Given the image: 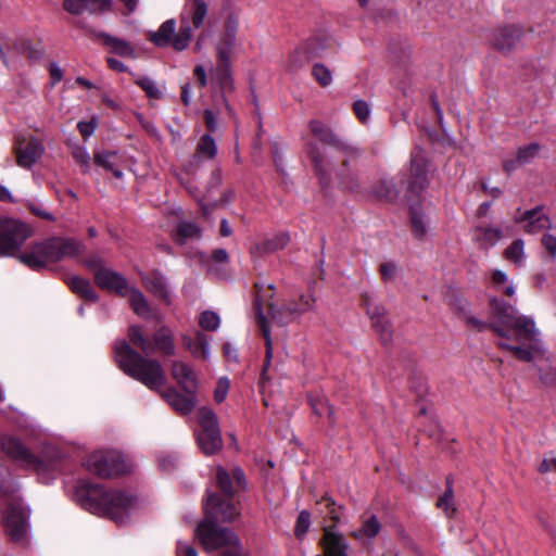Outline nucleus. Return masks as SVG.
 Masks as SVG:
<instances>
[{"instance_id": "nucleus-1", "label": "nucleus", "mask_w": 556, "mask_h": 556, "mask_svg": "<svg viewBox=\"0 0 556 556\" xmlns=\"http://www.w3.org/2000/svg\"><path fill=\"white\" fill-rule=\"evenodd\" d=\"M451 305L463 321L477 330L492 328L500 337L496 345L513 353L519 361L531 363L548 359L541 331L536 328L534 320L519 314L511 305L500 303L494 305V313L501 323L498 326L488 325L472 316L468 302L463 298L456 296Z\"/></svg>"}, {"instance_id": "nucleus-2", "label": "nucleus", "mask_w": 556, "mask_h": 556, "mask_svg": "<svg viewBox=\"0 0 556 556\" xmlns=\"http://www.w3.org/2000/svg\"><path fill=\"white\" fill-rule=\"evenodd\" d=\"M204 510L205 518L195 529L203 548L207 552L224 548L222 556H247L241 552L238 536L231 530L217 526L218 521L231 522L239 515L232 497L222 500L216 493H207Z\"/></svg>"}, {"instance_id": "nucleus-3", "label": "nucleus", "mask_w": 556, "mask_h": 556, "mask_svg": "<svg viewBox=\"0 0 556 556\" xmlns=\"http://www.w3.org/2000/svg\"><path fill=\"white\" fill-rule=\"evenodd\" d=\"M34 233L26 223L8 217H0V256H17L21 263L39 269L50 263L47 240L33 243L29 251L18 253L23 244Z\"/></svg>"}, {"instance_id": "nucleus-4", "label": "nucleus", "mask_w": 556, "mask_h": 556, "mask_svg": "<svg viewBox=\"0 0 556 556\" xmlns=\"http://www.w3.org/2000/svg\"><path fill=\"white\" fill-rule=\"evenodd\" d=\"M76 502L86 510L106 516L115 522H126L129 513L135 507L136 497L123 491H105L99 484L84 482L75 492Z\"/></svg>"}, {"instance_id": "nucleus-5", "label": "nucleus", "mask_w": 556, "mask_h": 556, "mask_svg": "<svg viewBox=\"0 0 556 556\" xmlns=\"http://www.w3.org/2000/svg\"><path fill=\"white\" fill-rule=\"evenodd\" d=\"M312 134L321 142L337 150V160L340 165L325 161L321 156L313 154L312 159L315 164L317 174L324 184H329L332 174L340 180V184L346 188H353V176L350 168V160L355 155V150L342 141L336 134L331 131L320 121L313 119L309 122Z\"/></svg>"}, {"instance_id": "nucleus-6", "label": "nucleus", "mask_w": 556, "mask_h": 556, "mask_svg": "<svg viewBox=\"0 0 556 556\" xmlns=\"http://www.w3.org/2000/svg\"><path fill=\"white\" fill-rule=\"evenodd\" d=\"M114 354L118 367L150 390L156 391L165 384L166 377L161 364L155 359L143 357L126 341L115 343Z\"/></svg>"}, {"instance_id": "nucleus-7", "label": "nucleus", "mask_w": 556, "mask_h": 556, "mask_svg": "<svg viewBox=\"0 0 556 556\" xmlns=\"http://www.w3.org/2000/svg\"><path fill=\"white\" fill-rule=\"evenodd\" d=\"M0 514L5 531L14 542H23L27 534L28 511L15 495V485L9 470L0 460Z\"/></svg>"}, {"instance_id": "nucleus-8", "label": "nucleus", "mask_w": 556, "mask_h": 556, "mask_svg": "<svg viewBox=\"0 0 556 556\" xmlns=\"http://www.w3.org/2000/svg\"><path fill=\"white\" fill-rule=\"evenodd\" d=\"M2 452L13 462L26 469H34L38 475L53 469L50 460L36 456L23 442L13 435H3L1 439Z\"/></svg>"}, {"instance_id": "nucleus-9", "label": "nucleus", "mask_w": 556, "mask_h": 556, "mask_svg": "<svg viewBox=\"0 0 556 556\" xmlns=\"http://www.w3.org/2000/svg\"><path fill=\"white\" fill-rule=\"evenodd\" d=\"M208 7L204 0H191L180 14V28L175 39V50H185L192 38L191 27L198 29L203 26Z\"/></svg>"}, {"instance_id": "nucleus-10", "label": "nucleus", "mask_w": 556, "mask_h": 556, "mask_svg": "<svg viewBox=\"0 0 556 556\" xmlns=\"http://www.w3.org/2000/svg\"><path fill=\"white\" fill-rule=\"evenodd\" d=\"M86 467L90 472L101 478L124 475L131 469V465L125 456L116 451H98L92 453L86 462Z\"/></svg>"}, {"instance_id": "nucleus-11", "label": "nucleus", "mask_w": 556, "mask_h": 556, "mask_svg": "<svg viewBox=\"0 0 556 556\" xmlns=\"http://www.w3.org/2000/svg\"><path fill=\"white\" fill-rule=\"evenodd\" d=\"M200 432L198 444L206 455H213L223 447L222 434L216 414L210 407H201L198 410Z\"/></svg>"}, {"instance_id": "nucleus-12", "label": "nucleus", "mask_w": 556, "mask_h": 556, "mask_svg": "<svg viewBox=\"0 0 556 556\" xmlns=\"http://www.w3.org/2000/svg\"><path fill=\"white\" fill-rule=\"evenodd\" d=\"M128 337L131 344L142 351L143 354L150 355L155 350L161 351L166 355L175 353V345L173 342V334L166 327L160 328L153 336V342L148 340L141 329L137 326L129 327Z\"/></svg>"}, {"instance_id": "nucleus-13", "label": "nucleus", "mask_w": 556, "mask_h": 556, "mask_svg": "<svg viewBox=\"0 0 556 556\" xmlns=\"http://www.w3.org/2000/svg\"><path fill=\"white\" fill-rule=\"evenodd\" d=\"M362 298L372 327L379 333L382 344L388 345L392 342L393 330L384 308L375 305L372 299L368 294H363Z\"/></svg>"}, {"instance_id": "nucleus-14", "label": "nucleus", "mask_w": 556, "mask_h": 556, "mask_svg": "<svg viewBox=\"0 0 556 556\" xmlns=\"http://www.w3.org/2000/svg\"><path fill=\"white\" fill-rule=\"evenodd\" d=\"M14 152L16 156V164L20 167L29 169L39 159H41L45 152V147L37 138H18L14 146Z\"/></svg>"}, {"instance_id": "nucleus-15", "label": "nucleus", "mask_w": 556, "mask_h": 556, "mask_svg": "<svg viewBox=\"0 0 556 556\" xmlns=\"http://www.w3.org/2000/svg\"><path fill=\"white\" fill-rule=\"evenodd\" d=\"M427 184V157L421 149L412 153L407 189L413 193L421 191Z\"/></svg>"}, {"instance_id": "nucleus-16", "label": "nucleus", "mask_w": 556, "mask_h": 556, "mask_svg": "<svg viewBox=\"0 0 556 556\" xmlns=\"http://www.w3.org/2000/svg\"><path fill=\"white\" fill-rule=\"evenodd\" d=\"M50 263L59 262L65 257H73L83 251V243L73 238H51L47 240Z\"/></svg>"}, {"instance_id": "nucleus-17", "label": "nucleus", "mask_w": 556, "mask_h": 556, "mask_svg": "<svg viewBox=\"0 0 556 556\" xmlns=\"http://www.w3.org/2000/svg\"><path fill=\"white\" fill-rule=\"evenodd\" d=\"M522 37V28L517 25L503 26L492 33L490 42L493 48L508 52L516 48Z\"/></svg>"}, {"instance_id": "nucleus-18", "label": "nucleus", "mask_w": 556, "mask_h": 556, "mask_svg": "<svg viewBox=\"0 0 556 556\" xmlns=\"http://www.w3.org/2000/svg\"><path fill=\"white\" fill-rule=\"evenodd\" d=\"M325 556H349L350 544L345 536L332 527L324 528V536L321 539Z\"/></svg>"}, {"instance_id": "nucleus-19", "label": "nucleus", "mask_w": 556, "mask_h": 556, "mask_svg": "<svg viewBox=\"0 0 556 556\" xmlns=\"http://www.w3.org/2000/svg\"><path fill=\"white\" fill-rule=\"evenodd\" d=\"M162 397L170 407L181 415L190 414L197 406V392L180 394L175 388L161 392Z\"/></svg>"}, {"instance_id": "nucleus-20", "label": "nucleus", "mask_w": 556, "mask_h": 556, "mask_svg": "<svg viewBox=\"0 0 556 556\" xmlns=\"http://www.w3.org/2000/svg\"><path fill=\"white\" fill-rule=\"evenodd\" d=\"M172 376L185 393L197 392L198 377L195 371L188 364L181 361L173 362Z\"/></svg>"}, {"instance_id": "nucleus-21", "label": "nucleus", "mask_w": 556, "mask_h": 556, "mask_svg": "<svg viewBox=\"0 0 556 556\" xmlns=\"http://www.w3.org/2000/svg\"><path fill=\"white\" fill-rule=\"evenodd\" d=\"M141 280L144 288L153 295L161 299L166 304L172 302L170 292L167 286L166 277L159 270H153L149 274H142Z\"/></svg>"}, {"instance_id": "nucleus-22", "label": "nucleus", "mask_w": 556, "mask_h": 556, "mask_svg": "<svg viewBox=\"0 0 556 556\" xmlns=\"http://www.w3.org/2000/svg\"><path fill=\"white\" fill-rule=\"evenodd\" d=\"M94 279L100 288L114 291L121 295L127 294L130 287L123 276L106 268L99 269Z\"/></svg>"}, {"instance_id": "nucleus-23", "label": "nucleus", "mask_w": 556, "mask_h": 556, "mask_svg": "<svg viewBox=\"0 0 556 556\" xmlns=\"http://www.w3.org/2000/svg\"><path fill=\"white\" fill-rule=\"evenodd\" d=\"M361 526L351 532V536L362 543L371 542L381 531V523L377 516L371 513H364L359 517Z\"/></svg>"}, {"instance_id": "nucleus-24", "label": "nucleus", "mask_w": 556, "mask_h": 556, "mask_svg": "<svg viewBox=\"0 0 556 556\" xmlns=\"http://www.w3.org/2000/svg\"><path fill=\"white\" fill-rule=\"evenodd\" d=\"M111 5V0H64L63 2L64 10L74 15H80L86 11H106Z\"/></svg>"}, {"instance_id": "nucleus-25", "label": "nucleus", "mask_w": 556, "mask_h": 556, "mask_svg": "<svg viewBox=\"0 0 556 556\" xmlns=\"http://www.w3.org/2000/svg\"><path fill=\"white\" fill-rule=\"evenodd\" d=\"M522 220L526 222L525 230L529 233H538L552 227V223L543 213L542 207L525 212Z\"/></svg>"}, {"instance_id": "nucleus-26", "label": "nucleus", "mask_w": 556, "mask_h": 556, "mask_svg": "<svg viewBox=\"0 0 556 556\" xmlns=\"http://www.w3.org/2000/svg\"><path fill=\"white\" fill-rule=\"evenodd\" d=\"M176 22L170 18L161 24L159 29L151 33L149 39L157 47L172 46L175 49Z\"/></svg>"}, {"instance_id": "nucleus-27", "label": "nucleus", "mask_w": 556, "mask_h": 556, "mask_svg": "<svg viewBox=\"0 0 556 556\" xmlns=\"http://www.w3.org/2000/svg\"><path fill=\"white\" fill-rule=\"evenodd\" d=\"M237 27L235 23H228L225 31L216 45V53L218 60L230 59V53L236 43Z\"/></svg>"}, {"instance_id": "nucleus-28", "label": "nucleus", "mask_w": 556, "mask_h": 556, "mask_svg": "<svg viewBox=\"0 0 556 556\" xmlns=\"http://www.w3.org/2000/svg\"><path fill=\"white\" fill-rule=\"evenodd\" d=\"M268 309L271 318L279 324H287L303 314L298 302L289 303L281 309L276 308V306L270 303L268 304Z\"/></svg>"}, {"instance_id": "nucleus-29", "label": "nucleus", "mask_w": 556, "mask_h": 556, "mask_svg": "<svg viewBox=\"0 0 556 556\" xmlns=\"http://www.w3.org/2000/svg\"><path fill=\"white\" fill-rule=\"evenodd\" d=\"M254 308L256 312L257 323L258 326L262 329L263 337L265 339V346H266V364L264 370L268 367L270 359L273 357V341L270 338V330L267 324V319L265 315L263 314L262 304L258 298L255 300Z\"/></svg>"}, {"instance_id": "nucleus-30", "label": "nucleus", "mask_w": 556, "mask_h": 556, "mask_svg": "<svg viewBox=\"0 0 556 556\" xmlns=\"http://www.w3.org/2000/svg\"><path fill=\"white\" fill-rule=\"evenodd\" d=\"M124 295L128 298V301L137 315L142 317H147L149 315L150 306L143 293L139 289L129 287L127 294Z\"/></svg>"}, {"instance_id": "nucleus-31", "label": "nucleus", "mask_w": 556, "mask_h": 556, "mask_svg": "<svg viewBox=\"0 0 556 556\" xmlns=\"http://www.w3.org/2000/svg\"><path fill=\"white\" fill-rule=\"evenodd\" d=\"M316 55L313 42H308L296 48L289 58V64L291 68L296 70L302 67L306 62Z\"/></svg>"}, {"instance_id": "nucleus-32", "label": "nucleus", "mask_w": 556, "mask_h": 556, "mask_svg": "<svg viewBox=\"0 0 556 556\" xmlns=\"http://www.w3.org/2000/svg\"><path fill=\"white\" fill-rule=\"evenodd\" d=\"M67 285L70 286L73 292L79 294L86 300H89L91 302L97 301L98 296L88 280L78 276H73L68 278Z\"/></svg>"}, {"instance_id": "nucleus-33", "label": "nucleus", "mask_w": 556, "mask_h": 556, "mask_svg": "<svg viewBox=\"0 0 556 556\" xmlns=\"http://www.w3.org/2000/svg\"><path fill=\"white\" fill-rule=\"evenodd\" d=\"M217 153V146L211 135H203L195 149V157L213 160Z\"/></svg>"}, {"instance_id": "nucleus-34", "label": "nucleus", "mask_w": 556, "mask_h": 556, "mask_svg": "<svg viewBox=\"0 0 556 556\" xmlns=\"http://www.w3.org/2000/svg\"><path fill=\"white\" fill-rule=\"evenodd\" d=\"M135 84L139 86L150 99L159 100L163 97V88L148 76H138Z\"/></svg>"}, {"instance_id": "nucleus-35", "label": "nucleus", "mask_w": 556, "mask_h": 556, "mask_svg": "<svg viewBox=\"0 0 556 556\" xmlns=\"http://www.w3.org/2000/svg\"><path fill=\"white\" fill-rule=\"evenodd\" d=\"M104 42L111 47L112 51L121 56H135V50L127 41L113 37L111 35H104Z\"/></svg>"}, {"instance_id": "nucleus-36", "label": "nucleus", "mask_w": 556, "mask_h": 556, "mask_svg": "<svg viewBox=\"0 0 556 556\" xmlns=\"http://www.w3.org/2000/svg\"><path fill=\"white\" fill-rule=\"evenodd\" d=\"M506 260L516 266H521L525 260V242L521 239L513 241L504 252Z\"/></svg>"}, {"instance_id": "nucleus-37", "label": "nucleus", "mask_w": 556, "mask_h": 556, "mask_svg": "<svg viewBox=\"0 0 556 556\" xmlns=\"http://www.w3.org/2000/svg\"><path fill=\"white\" fill-rule=\"evenodd\" d=\"M437 507L442 509L447 517L454 516L456 511L452 482L450 480L446 481V490L443 495L439 497Z\"/></svg>"}, {"instance_id": "nucleus-38", "label": "nucleus", "mask_w": 556, "mask_h": 556, "mask_svg": "<svg viewBox=\"0 0 556 556\" xmlns=\"http://www.w3.org/2000/svg\"><path fill=\"white\" fill-rule=\"evenodd\" d=\"M290 240L288 233H278L275 237L265 240L257 247L263 253H270L283 249Z\"/></svg>"}, {"instance_id": "nucleus-39", "label": "nucleus", "mask_w": 556, "mask_h": 556, "mask_svg": "<svg viewBox=\"0 0 556 556\" xmlns=\"http://www.w3.org/2000/svg\"><path fill=\"white\" fill-rule=\"evenodd\" d=\"M200 237V229L192 223H180L177 227L176 241L180 244L186 243L190 239Z\"/></svg>"}, {"instance_id": "nucleus-40", "label": "nucleus", "mask_w": 556, "mask_h": 556, "mask_svg": "<svg viewBox=\"0 0 556 556\" xmlns=\"http://www.w3.org/2000/svg\"><path fill=\"white\" fill-rule=\"evenodd\" d=\"M412 230L416 238H422L427 233V222L421 211L412 207L410 212Z\"/></svg>"}, {"instance_id": "nucleus-41", "label": "nucleus", "mask_w": 556, "mask_h": 556, "mask_svg": "<svg viewBox=\"0 0 556 556\" xmlns=\"http://www.w3.org/2000/svg\"><path fill=\"white\" fill-rule=\"evenodd\" d=\"M216 76L222 88H232V78L230 71V60H218Z\"/></svg>"}, {"instance_id": "nucleus-42", "label": "nucleus", "mask_w": 556, "mask_h": 556, "mask_svg": "<svg viewBox=\"0 0 556 556\" xmlns=\"http://www.w3.org/2000/svg\"><path fill=\"white\" fill-rule=\"evenodd\" d=\"M318 504L325 507V510L321 509V511L333 521L334 526L340 522L342 506H337L336 502L328 496H324Z\"/></svg>"}, {"instance_id": "nucleus-43", "label": "nucleus", "mask_w": 556, "mask_h": 556, "mask_svg": "<svg viewBox=\"0 0 556 556\" xmlns=\"http://www.w3.org/2000/svg\"><path fill=\"white\" fill-rule=\"evenodd\" d=\"M199 325L204 330L215 331L220 325V318L218 314L213 311H204L199 316Z\"/></svg>"}, {"instance_id": "nucleus-44", "label": "nucleus", "mask_w": 556, "mask_h": 556, "mask_svg": "<svg viewBox=\"0 0 556 556\" xmlns=\"http://www.w3.org/2000/svg\"><path fill=\"white\" fill-rule=\"evenodd\" d=\"M540 149H541V147L538 143H530V144L520 147L517 150L518 163L522 164V165L530 163L532 160H534L538 156Z\"/></svg>"}, {"instance_id": "nucleus-45", "label": "nucleus", "mask_w": 556, "mask_h": 556, "mask_svg": "<svg viewBox=\"0 0 556 556\" xmlns=\"http://www.w3.org/2000/svg\"><path fill=\"white\" fill-rule=\"evenodd\" d=\"M312 75L316 79V81L323 87H327L332 83L331 71L321 63H315L313 65Z\"/></svg>"}, {"instance_id": "nucleus-46", "label": "nucleus", "mask_w": 556, "mask_h": 556, "mask_svg": "<svg viewBox=\"0 0 556 556\" xmlns=\"http://www.w3.org/2000/svg\"><path fill=\"white\" fill-rule=\"evenodd\" d=\"M117 160L116 152L102 151L94 154V163L110 172L117 166Z\"/></svg>"}, {"instance_id": "nucleus-47", "label": "nucleus", "mask_w": 556, "mask_h": 556, "mask_svg": "<svg viewBox=\"0 0 556 556\" xmlns=\"http://www.w3.org/2000/svg\"><path fill=\"white\" fill-rule=\"evenodd\" d=\"M217 485L225 497H232L233 490L228 472L223 467L216 469Z\"/></svg>"}, {"instance_id": "nucleus-48", "label": "nucleus", "mask_w": 556, "mask_h": 556, "mask_svg": "<svg viewBox=\"0 0 556 556\" xmlns=\"http://www.w3.org/2000/svg\"><path fill=\"white\" fill-rule=\"evenodd\" d=\"M492 281L496 288H502L506 295L513 296L515 294V288L511 283H508L507 275L500 269H495L492 274Z\"/></svg>"}, {"instance_id": "nucleus-49", "label": "nucleus", "mask_w": 556, "mask_h": 556, "mask_svg": "<svg viewBox=\"0 0 556 556\" xmlns=\"http://www.w3.org/2000/svg\"><path fill=\"white\" fill-rule=\"evenodd\" d=\"M75 162L80 166L83 173H87L90 167V155L85 147L76 146L72 150Z\"/></svg>"}, {"instance_id": "nucleus-50", "label": "nucleus", "mask_w": 556, "mask_h": 556, "mask_svg": "<svg viewBox=\"0 0 556 556\" xmlns=\"http://www.w3.org/2000/svg\"><path fill=\"white\" fill-rule=\"evenodd\" d=\"M481 232V240L486 245H494L502 238V230L500 228H479Z\"/></svg>"}, {"instance_id": "nucleus-51", "label": "nucleus", "mask_w": 556, "mask_h": 556, "mask_svg": "<svg viewBox=\"0 0 556 556\" xmlns=\"http://www.w3.org/2000/svg\"><path fill=\"white\" fill-rule=\"evenodd\" d=\"M540 379L546 386L556 384V365L547 364L544 367H539Z\"/></svg>"}, {"instance_id": "nucleus-52", "label": "nucleus", "mask_w": 556, "mask_h": 556, "mask_svg": "<svg viewBox=\"0 0 556 556\" xmlns=\"http://www.w3.org/2000/svg\"><path fill=\"white\" fill-rule=\"evenodd\" d=\"M229 391V380L225 377L218 379L214 390V400L216 403H222L227 397Z\"/></svg>"}, {"instance_id": "nucleus-53", "label": "nucleus", "mask_w": 556, "mask_h": 556, "mask_svg": "<svg viewBox=\"0 0 556 556\" xmlns=\"http://www.w3.org/2000/svg\"><path fill=\"white\" fill-rule=\"evenodd\" d=\"M311 525V516L306 510H303L299 514L296 525H295V534L296 536L304 535Z\"/></svg>"}, {"instance_id": "nucleus-54", "label": "nucleus", "mask_w": 556, "mask_h": 556, "mask_svg": "<svg viewBox=\"0 0 556 556\" xmlns=\"http://www.w3.org/2000/svg\"><path fill=\"white\" fill-rule=\"evenodd\" d=\"M353 110H354V113L355 115L357 116V118L363 122V123H366L370 116V109H369V105L363 101V100H357L354 102L353 104Z\"/></svg>"}, {"instance_id": "nucleus-55", "label": "nucleus", "mask_w": 556, "mask_h": 556, "mask_svg": "<svg viewBox=\"0 0 556 556\" xmlns=\"http://www.w3.org/2000/svg\"><path fill=\"white\" fill-rule=\"evenodd\" d=\"M197 340L200 346L199 353L204 359L210 358L211 338L201 331H197Z\"/></svg>"}, {"instance_id": "nucleus-56", "label": "nucleus", "mask_w": 556, "mask_h": 556, "mask_svg": "<svg viewBox=\"0 0 556 556\" xmlns=\"http://www.w3.org/2000/svg\"><path fill=\"white\" fill-rule=\"evenodd\" d=\"M15 48L20 53L25 54L28 59L37 60L41 56V52L39 50L35 49L34 47H31L27 42H23V43L16 46Z\"/></svg>"}, {"instance_id": "nucleus-57", "label": "nucleus", "mask_w": 556, "mask_h": 556, "mask_svg": "<svg viewBox=\"0 0 556 556\" xmlns=\"http://www.w3.org/2000/svg\"><path fill=\"white\" fill-rule=\"evenodd\" d=\"M542 244L552 256H556V236L545 233L542 237Z\"/></svg>"}, {"instance_id": "nucleus-58", "label": "nucleus", "mask_w": 556, "mask_h": 556, "mask_svg": "<svg viewBox=\"0 0 556 556\" xmlns=\"http://www.w3.org/2000/svg\"><path fill=\"white\" fill-rule=\"evenodd\" d=\"M184 346L194 356L199 354L200 346L197 338L192 339L190 336L184 334L181 337Z\"/></svg>"}, {"instance_id": "nucleus-59", "label": "nucleus", "mask_w": 556, "mask_h": 556, "mask_svg": "<svg viewBox=\"0 0 556 556\" xmlns=\"http://www.w3.org/2000/svg\"><path fill=\"white\" fill-rule=\"evenodd\" d=\"M77 127H78L80 134L85 138H88L94 132V130L97 128V124L93 119H91L89 122H79Z\"/></svg>"}, {"instance_id": "nucleus-60", "label": "nucleus", "mask_w": 556, "mask_h": 556, "mask_svg": "<svg viewBox=\"0 0 556 556\" xmlns=\"http://www.w3.org/2000/svg\"><path fill=\"white\" fill-rule=\"evenodd\" d=\"M380 271L384 280H391L395 276L396 266L394 263L387 262L381 264Z\"/></svg>"}, {"instance_id": "nucleus-61", "label": "nucleus", "mask_w": 556, "mask_h": 556, "mask_svg": "<svg viewBox=\"0 0 556 556\" xmlns=\"http://www.w3.org/2000/svg\"><path fill=\"white\" fill-rule=\"evenodd\" d=\"M538 469L541 473L556 471V457H545L539 465Z\"/></svg>"}, {"instance_id": "nucleus-62", "label": "nucleus", "mask_w": 556, "mask_h": 556, "mask_svg": "<svg viewBox=\"0 0 556 556\" xmlns=\"http://www.w3.org/2000/svg\"><path fill=\"white\" fill-rule=\"evenodd\" d=\"M177 556H198V553L191 545L179 541L177 544Z\"/></svg>"}, {"instance_id": "nucleus-63", "label": "nucleus", "mask_w": 556, "mask_h": 556, "mask_svg": "<svg viewBox=\"0 0 556 556\" xmlns=\"http://www.w3.org/2000/svg\"><path fill=\"white\" fill-rule=\"evenodd\" d=\"M299 305L303 313L313 311L315 307V299L312 295H301Z\"/></svg>"}, {"instance_id": "nucleus-64", "label": "nucleus", "mask_w": 556, "mask_h": 556, "mask_svg": "<svg viewBox=\"0 0 556 556\" xmlns=\"http://www.w3.org/2000/svg\"><path fill=\"white\" fill-rule=\"evenodd\" d=\"M205 124L211 131H215L218 126L217 117L212 110L204 111Z\"/></svg>"}]
</instances>
